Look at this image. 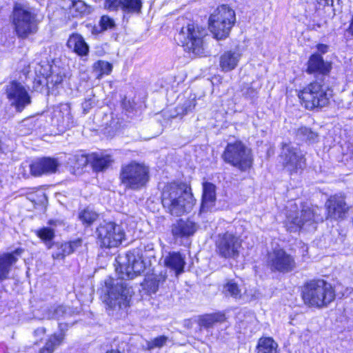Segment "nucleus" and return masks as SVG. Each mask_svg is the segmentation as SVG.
<instances>
[{"label":"nucleus","mask_w":353,"mask_h":353,"mask_svg":"<svg viewBox=\"0 0 353 353\" xmlns=\"http://www.w3.org/2000/svg\"><path fill=\"white\" fill-rule=\"evenodd\" d=\"M118 262L119 268L117 271L119 278H110L105 282L107 288L105 302L109 308L113 310L129 305L133 290L124 280L132 279L145 270L143 261L132 252L127 253L124 258L119 257Z\"/></svg>","instance_id":"obj_1"},{"label":"nucleus","mask_w":353,"mask_h":353,"mask_svg":"<svg viewBox=\"0 0 353 353\" xmlns=\"http://www.w3.org/2000/svg\"><path fill=\"white\" fill-rule=\"evenodd\" d=\"M296 203L290 201L286 206L285 225L288 231L296 232L301 229H315V225L323 220V209L317 206L303 205L300 212Z\"/></svg>","instance_id":"obj_2"},{"label":"nucleus","mask_w":353,"mask_h":353,"mask_svg":"<svg viewBox=\"0 0 353 353\" xmlns=\"http://www.w3.org/2000/svg\"><path fill=\"white\" fill-rule=\"evenodd\" d=\"M161 202L167 212L176 216L189 212L194 205L192 194L176 183H170L164 187Z\"/></svg>","instance_id":"obj_3"},{"label":"nucleus","mask_w":353,"mask_h":353,"mask_svg":"<svg viewBox=\"0 0 353 353\" xmlns=\"http://www.w3.org/2000/svg\"><path fill=\"white\" fill-rule=\"evenodd\" d=\"M302 297L306 305L322 307L334 301L335 291L330 283L323 279L312 280L304 285Z\"/></svg>","instance_id":"obj_4"},{"label":"nucleus","mask_w":353,"mask_h":353,"mask_svg":"<svg viewBox=\"0 0 353 353\" xmlns=\"http://www.w3.org/2000/svg\"><path fill=\"white\" fill-rule=\"evenodd\" d=\"M298 97L306 109H321L330 103L332 90L321 82L313 81L300 90Z\"/></svg>","instance_id":"obj_5"},{"label":"nucleus","mask_w":353,"mask_h":353,"mask_svg":"<svg viewBox=\"0 0 353 353\" xmlns=\"http://www.w3.org/2000/svg\"><path fill=\"white\" fill-rule=\"evenodd\" d=\"M236 21L234 11L227 5L219 6L209 18V29L217 40L228 37Z\"/></svg>","instance_id":"obj_6"},{"label":"nucleus","mask_w":353,"mask_h":353,"mask_svg":"<svg viewBox=\"0 0 353 353\" xmlns=\"http://www.w3.org/2000/svg\"><path fill=\"white\" fill-rule=\"evenodd\" d=\"M120 179L125 189L140 190L150 180L149 168L143 163L132 161L122 165Z\"/></svg>","instance_id":"obj_7"},{"label":"nucleus","mask_w":353,"mask_h":353,"mask_svg":"<svg viewBox=\"0 0 353 353\" xmlns=\"http://www.w3.org/2000/svg\"><path fill=\"white\" fill-rule=\"evenodd\" d=\"M12 23L19 38L26 39L37 30L36 15L30 8L17 3L12 12Z\"/></svg>","instance_id":"obj_8"},{"label":"nucleus","mask_w":353,"mask_h":353,"mask_svg":"<svg viewBox=\"0 0 353 353\" xmlns=\"http://www.w3.org/2000/svg\"><path fill=\"white\" fill-rule=\"evenodd\" d=\"M205 35V29L189 23L186 27L181 28L177 35V40L190 52L196 55H201L204 52L203 38Z\"/></svg>","instance_id":"obj_9"},{"label":"nucleus","mask_w":353,"mask_h":353,"mask_svg":"<svg viewBox=\"0 0 353 353\" xmlns=\"http://www.w3.org/2000/svg\"><path fill=\"white\" fill-rule=\"evenodd\" d=\"M224 161L239 170L249 169L252 163L251 151L241 141L228 143L223 154Z\"/></svg>","instance_id":"obj_10"},{"label":"nucleus","mask_w":353,"mask_h":353,"mask_svg":"<svg viewBox=\"0 0 353 353\" xmlns=\"http://www.w3.org/2000/svg\"><path fill=\"white\" fill-rule=\"evenodd\" d=\"M242 245L241 238L230 232L219 234L215 239L216 254L225 259H236Z\"/></svg>","instance_id":"obj_11"},{"label":"nucleus","mask_w":353,"mask_h":353,"mask_svg":"<svg viewBox=\"0 0 353 353\" xmlns=\"http://www.w3.org/2000/svg\"><path fill=\"white\" fill-rule=\"evenodd\" d=\"M97 234L101 245L109 248L119 245L125 237L122 227L114 222L101 223L97 229Z\"/></svg>","instance_id":"obj_12"},{"label":"nucleus","mask_w":353,"mask_h":353,"mask_svg":"<svg viewBox=\"0 0 353 353\" xmlns=\"http://www.w3.org/2000/svg\"><path fill=\"white\" fill-rule=\"evenodd\" d=\"M5 90L10 105L14 108L17 112H22L31 104V96L21 83L12 81L6 85Z\"/></svg>","instance_id":"obj_13"},{"label":"nucleus","mask_w":353,"mask_h":353,"mask_svg":"<svg viewBox=\"0 0 353 353\" xmlns=\"http://www.w3.org/2000/svg\"><path fill=\"white\" fill-rule=\"evenodd\" d=\"M279 157L283 167L291 173L303 169L305 165V159L301 150L290 143L283 144Z\"/></svg>","instance_id":"obj_14"},{"label":"nucleus","mask_w":353,"mask_h":353,"mask_svg":"<svg viewBox=\"0 0 353 353\" xmlns=\"http://www.w3.org/2000/svg\"><path fill=\"white\" fill-rule=\"evenodd\" d=\"M268 263L272 270L288 272L295 268L294 258L283 249L275 248L268 255Z\"/></svg>","instance_id":"obj_15"},{"label":"nucleus","mask_w":353,"mask_h":353,"mask_svg":"<svg viewBox=\"0 0 353 353\" xmlns=\"http://www.w3.org/2000/svg\"><path fill=\"white\" fill-rule=\"evenodd\" d=\"M60 163L56 159L44 157L34 161L30 165V172L34 176L56 172Z\"/></svg>","instance_id":"obj_16"},{"label":"nucleus","mask_w":353,"mask_h":353,"mask_svg":"<svg viewBox=\"0 0 353 353\" xmlns=\"http://www.w3.org/2000/svg\"><path fill=\"white\" fill-rule=\"evenodd\" d=\"M327 217L337 219H343L347 212V207L345 199L341 196H331L326 202Z\"/></svg>","instance_id":"obj_17"},{"label":"nucleus","mask_w":353,"mask_h":353,"mask_svg":"<svg viewBox=\"0 0 353 353\" xmlns=\"http://www.w3.org/2000/svg\"><path fill=\"white\" fill-rule=\"evenodd\" d=\"M105 7L111 10L121 9L126 13H139L141 0H105Z\"/></svg>","instance_id":"obj_18"},{"label":"nucleus","mask_w":353,"mask_h":353,"mask_svg":"<svg viewBox=\"0 0 353 353\" xmlns=\"http://www.w3.org/2000/svg\"><path fill=\"white\" fill-rule=\"evenodd\" d=\"M21 253V249H17L12 252L0 254V281L9 278L12 266L17 263Z\"/></svg>","instance_id":"obj_19"},{"label":"nucleus","mask_w":353,"mask_h":353,"mask_svg":"<svg viewBox=\"0 0 353 353\" xmlns=\"http://www.w3.org/2000/svg\"><path fill=\"white\" fill-rule=\"evenodd\" d=\"M197 230L196 223L189 219H179L172 226V233L175 239L188 238Z\"/></svg>","instance_id":"obj_20"},{"label":"nucleus","mask_w":353,"mask_h":353,"mask_svg":"<svg viewBox=\"0 0 353 353\" xmlns=\"http://www.w3.org/2000/svg\"><path fill=\"white\" fill-rule=\"evenodd\" d=\"M54 245L56 250L52 254V258L57 260H63L66 256L78 250L82 246V240L77 239L69 242L57 243Z\"/></svg>","instance_id":"obj_21"},{"label":"nucleus","mask_w":353,"mask_h":353,"mask_svg":"<svg viewBox=\"0 0 353 353\" xmlns=\"http://www.w3.org/2000/svg\"><path fill=\"white\" fill-rule=\"evenodd\" d=\"M221 292L226 298H232L236 301L244 300L245 298L244 287L234 279L227 280L223 285Z\"/></svg>","instance_id":"obj_22"},{"label":"nucleus","mask_w":353,"mask_h":353,"mask_svg":"<svg viewBox=\"0 0 353 353\" xmlns=\"http://www.w3.org/2000/svg\"><path fill=\"white\" fill-rule=\"evenodd\" d=\"M331 68V64L325 61L320 54H314L309 59L307 72L309 74L316 72L325 75L330 72Z\"/></svg>","instance_id":"obj_23"},{"label":"nucleus","mask_w":353,"mask_h":353,"mask_svg":"<svg viewBox=\"0 0 353 353\" xmlns=\"http://www.w3.org/2000/svg\"><path fill=\"white\" fill-rule=\"evenodd\" d=\"M216 199V186L210 182L203 183V196L201 212L208 211L214 205Z\"/></svg>","instance_id":"obj_24"},{"label":"nucleus","mask_w":353,"mask_h":353,"mask_svg":"<svg viewBox=\"0 0 353 353\" xmlns=\"http://www.w3.org/2000/svg\"><path fill=\"white\" fill-rule=\"evenodd\" d=\"M241 54L238 50H228L225 52L219 61L220 67L223 72L234 70L238 65Z\"/></svg>","instance_id":"obj_25"},{"label":"nucleus","mask_w":353,"mask_h":353,"mask_svg":"<svg viewBox=\"0 0 353 353\" xmlns=\"http://www.w3.org/2000/svg\"><path fill=\"white\" fill-rule=\"evenodd\" d=\"M164 263L166 267L175 272L176 276L183 272L185 264V258L179 252H172L164 259Z\"/></svg>","instance_id":"obj_26"},{"label":"nucleus","mask_w":353,"mask_h":353,"mask_svg":"<svg viewBox=\"0 0 353 353\" xmlns=\"http://www.w3.org/2000/svg\"><path fill=\"white\" fill-rule=\"evenodd\" d=\"M68 47L80 56L86 55L89 51V47L85 42L83 38L78 34H72L70 36L68 42Z\"/></svg>","instance_id":"obj_27"},{"label":"nucleus","mask_w":353,"mask_h":353,"mask_svg":"<svg viewBox=\"0 0 353 353\" xmlns=\"http://www.w3.org/2000/svg\"><path fill=\"white\" fill-rule=\"evenodd\" d=\"M166 274L161 272L159 274H152L148 276L145 279L143 288L148 294H154L157 292L159 287L161 286L166 279Z\"/></svg>","instance_id":"obj_28"},{"label":"nucleus","mask_w":353,"mask_h":353,"mask_svg":"<svg viewBox=\"0 0 353 353\" xmlns=\"http://www.w3.org/2000/svg\"><path fill=\"white\" fill-rule=\"evenodd\" d=\"M65 332L62 330L59 333H54L48 336L44 346L41 348L43 353H53L64 341Z\"/></svg>","instance_id":"obj_29"},{"label":"nucleus","mask_w":353,"mask_h":353,"mask_svg":"<svg viewBox=\"0 0 353 353\" xmlns=\"http://www.w3.org/2000/svg\"><path fill=\"white\" fill-rule=\"evenodd\" d=\"M112 161L110 155H103L93 153L90 155V163L94 170L99 172L107 168Z\"/></svg>","instance_id":"obj_30"},{"label":"nucleus","mask_w":353,"mask_h":353,"mask_svg":"<svg viewBox=\"0 0 353 353\" xmlns=\"http://www.w3.org/2000/svg\"><path fill=\"white\" fill-rule=\"evenodd\" d=\"M277 343L271 337H263L259 340L257 353H277Z\"/></svg>","instance_id":"obj_31"},{"label":"nucleus","mask_w":353,"mask_h":353,"mask_svg":"<svg viewBox=\"0 0 353 353\" xmlns=\"http://www.w3.org/2000/svg\"><path fill=\"white\" fill-rule=\"evenodd\" d=\"M56 117H61L59 119V124L63 127H70L72 123V116L70 112V108L68 104L61 105L59 110L54 112Z\"/></svg>","instance_id":"obj_32"},{"label":"nucleus","mask_w":353,"mask_h":353,"mask_svg":"<svg viewBox=\"0 0 353 353\" xmlns=\"http://www.w3.org/2000/svg\"><path fill=\"white\" fill-rule=\"evenodd\" d=\"M90 8L81 0H72L70 5V12L73 17L90 13Z\"/></svg>","instance_id":"obj_33"},{"label":"nucleus","mask_w":353,"mask_h":353,"mask_svg":"<svg viewBox=\"0 0 353 353\" xmlns=\"http://www.w3.org/2000/svg\"><path fill=\"white\" fill-rule=\"evenodd\" d=\"M112 70V64L105 61H98L93 65V71L98 79H101L103 75L110 74Z\"/></svg>","instance_id":"obj_34"},{"label":"nucleus","mask_w":353,"mask_h":353,"mask_svg":"<svg viewBox=\"0 0 353 353\" xmlns=\"http://www.w3.org/2000/svg\"><path fill=\"white\" fill-rule=\"evenodd\" d=\"M296 137L298 139L308 141L310 143H315L318 141V134L312 131L307 127H301L297 130Z\"/></svg>","instance_id":"obj_35"},{"label":"nucleus","mask_w":353,"mask_h":353,"mask_svg":"<svg viewBox=\"0 0 353 353\" xmlns=\"http://www.w3.org/2000/svg\"><path fill=\"white\" fill-rule=\"evenodd\" d=\"M225 320V316L223 314H212L202 316L199 320V325L201 327L209 328L214 325L215 323L221 322Z\"/></svg>","instance_id":"obj_36"},{"label":"nucleus","mask_w":353,"mask_h":353,"mask_svg":"<svg viewBox=\"0 0 353 353\" xmlns=\"http://www.w3.org/2000/svg\"><path fill=\"white\" fill-rule=\"evenodd\" d=\"M51 66L46 61L37 63L34 68V71L37 77L39 78V83L44 84L47 77H49L50 73Z\"/></svg>","instance_id":"obj_37"},{"label":"nucleus","mask_w":353,"mask_h":353,"mask_svg":"<svg viewBox=\"0 0 353 353\" xmlns=\"http://www.w3.org/2000/svg\"><path fill=\"white\" fill-rule=\"evenodd\" d=\"M36 234L46 245L48 249L52 248L51 241L54 238L53 229L45 227L37 230Z\"/></svg>","instance_id":"obj_38"},{"label":"nucleus","mask_w":353,"mask_h":353,"mask_svg":"<svg viewBox=\"0 0 353 353\" xmlns=\"http://www.w3.org/2000/svg\"><path fill=\"white\" fill-rule=\"evenodd\" d=\"M98 218V214L93 210L86 208L79 213V219L86 226L90 225Z\"/></svg>","instance_id":"obj_39"},{"label":"nucleus","mask_w":353,"mask_h":353,"mask_svg":"<svg viewBox=\"0 0 353 353\" xmlns=\"http://www.w3.org/2000/svg\"><path fill=\"white\" fill-rule=\"evenodd\" d=\"M69 160L74 168H80L85 166L90 162V155L76 154L72 156Z\"/></svg>","instance_id":"obj_40"},{"label":"nucleus","mask_w":353,"mask_h":353,"mask_svg":"<svg viewBox=\"0 0 353 353\" xmlns=\"http://www.w3.org/2000/svg\"><path fill=\"white\" fill-rule=\"evenodd\" d=\"M168 341V337L165 336H159L146 343V349L151 350L154 348H161L165 346Z\"/></svg>","instance_id":"obj_41"},{"label":"nucleus","mask_w":353,"mask_h":353,"mask_svg":"<svg viewBox=\"0 0 353 353\" xmlns=\"http://www.w3.org/2000/svg\"><path fill=\"white\" fill-rule=\"evenodd\" d=\"M99 25L102 30H106L114 26V21L110 17L107 15H103L101 17L100 19Z\"/></svg>","instance_id":"obj_42"},{"label":"nucleus","mask_w":353,"mask_h":353,"mask_svg":"<svg viewBox=\"0 0 353 353\" xmlns=\"http://www.w3.org/2000/svg\"><path fill=\"white\" fill-rule=\"evenodd\" d=\"M63 81V76L60 74H54L53 72L47 77L44 83L48 85L49 84H52V85H58L61 83Z\"/></svg>","instance_id":"obj_43"},{"label":"nucleus","mask_w":353,"mask_h":353,"mask_svg":"<svg viewBox=\"0 0 353 353\" xmlns=\"http://www.w3.org/2000/svg\"><path fill=\"white\" fill-rule=\"evenodd\" d=\"M67 311L68 308L65 306L59 305L54 309L52 314L50 315L49 318L59 319L67 313Z\"/></svg>","instance_id":"obj_44"},{"label":"nucleus","mask_w":353,"mask_h":353,"mask_svg":"<svg viewBox=\"0 0 353 353\" xmlns=\"http://www.w3.org/2000/svg\"><path fill=\"white\" fill-rule=\"evenodd\" d=\"M95 102L92 99H86L82 103V108L84 113L88 112V111L94 105Z\"/></svg>","instance_id":"obj_45"},{"label":"nucleus","mask_w":353,"mask_h":353,"mask_svg":"<svg viewBox=\"0 0 353 353\" xmlns=\"http://www.w3.org/2000/svg\"><path fill=\"white\" fill-rule=\"evenodd\" d=\"M195 107V101L194 100L188 101L183 105V112L185 114H188L192 111Z\"/></svg>","instance_id":"obj_46"},{"label":"nucleus","mask_w":353,"mask_h":353,"mask_svg":"<svg viewBox=\"0 0 353 353\" xmlns=\"http://www.w3.org/2000/svg\"><path fill=\"white\" fill-rule=\"evenodd\" d=\"M46 334V329L44 327H38L34 331V335L36 338L41 340Z\"/></svg>","instance_id":"obj_47"},{"label":"nucleus","mask_w":353,"mask_h":353,"mask_svg":"<svg viewBox=\"0 0 353 353\" xmlns=\"http://www.w3.org/2000/svg\"><path fill=\"white\" fill-rule=\"evenodd\" d=\"M48 224L50 225H52V226H54V227H57V226H59V225H63V223L62 221H60V220H54V219H51L48 221Z\"/></svg>","instance_id":"obj_48"},{"label":"nucleus","mask_w":353,"mask_h":353,"mask_svg":"<svg viewBox=\"0 0 353 353\" xmlns=\"http://www.w3.org/2000/svg\"><path fill=\"white\" fill-rule=\"evenodd\" d=\"M328 46L325 44L317 45V49L321 53H325L327 51Z\"/></svg>","instance_id":"obj_49"},{"label":"nucleus","mask_w":353,"mask_h":353,"mask_svg":"<svg viewBox=\"0 0 353 353\" xmlns=\"http://www.w3.org/2000/svg\"><path fill=\"white\" fill-rule=\"evenodd\" d=\"M319 4L323 6H328L330 3L332 4L333 0H316Z\"/></svg>","instance_id":"obj_50"},{"label":"nucleus","mask_w":353,"mask_h":353,"mask_svg":"<svg viewBox=\"0 0 353 353\" xmlns=\"http://www.w3.org/2000/svg\"><path fill=\"white\" fill-rule=\"evenodd\" d=\"M106 353H121V352L118 351V350H110V351H108Z\"/></svg>","instance_id":"obj_51"},{"label":"nucleus","mask_w":353,"mask_h":353,"mask_svg":"<svg viewBox=\"0 0 353 353\" xmlns=\"http://www.w3.org/2000/svg\"><path fill=\"white\" fill-rule=\"evenodd\" d=\"M39 353H43V350L40 349L39 351Z\"/></svg>","instance_id":"obj_52"}]
</instances>
